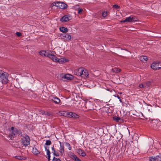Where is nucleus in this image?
Instances as JSON below:
<instances>
[{
    "label": "nucleus",
    "instance_id": "f257e3e1",
    "mask_svg": "<svg viewBox=\"0 0 161 161\" xmlns=\"http://www.w3.org/2000/svg\"><path fill=\"white\" fill-rule=\"evenodd\" d=\"M8 75L7 73L0 70V81L3 84H6L8 82Z\"/></svg>",
    "mask_w": 161,
    "mask_h": 161
},
{
    "label": "nucleus",
    "instance_id": "f03ea898",
    "mask_svg": "<svg viewBox=\"0 0 161 161\" xmlns=\"http://www.w3.org/2000/svg\"><path fill=\"white\" fill-rule=\"evenodd\" d=\"M84 107L87 110H92L95 109L94 108L93 103L88 100L85 101L84 103Z\"/></svg>",
    "mask_w": 161,
    "mask_h": 161
},
{
    "label": "nucleus",
    "instance_id": "7ed1b4c3",
    "mask_svg": "<svg viewBox=\"0 0 161 161\" xmlns=\"http://www.w3.org/2000/svg\"><path fill=\"white\" fill-rule=\"evenodd\" d=\"M130 16V17L126 18L125 19L122 20L121 22L123 23L127 22L129 23L132 22H135L138 21V18L136 16Z\"/></svg>",
    "mask_w": 161,
    "mask_h": 161
},
{
    "label": "nucleus",
    "instance_id": "20e7f679",
    "mask_svg": "<svg viewBox=\"0 0 161 161\" xmlns=\"http://www.w3.org/2000/svg\"><path fill=\"white\" fill-rule=\"evenodd\" d=\"M21 143L24 146H26L30 144V139L29 137L26 135L25 136H23L21 139Z\"/></svg>",
    "mask_w": 161,
    "mask_h": 161
},
{
    "label": "nucleus",
    "instance_id": "39448f33",
    "mask_svg": "<svg viewBox=\"0 0 161 161\" xmlns=\"http://www.w3.org/2000/svg\"><path fill=\"white\" fill-rule=\"evenodd\" d=\"M61 76V80L64 81H66L68 80H71L73 78V76L69 74L62 75Z\"/></svg>",
    "mask_w": 161,
    "mask_h": 161
},
{
    "label": "nucleus",
    "instance_id": "423d86ee",
    "mask_svg": "<svg viewBox=\"0 0 161 161\" xmlns=\"http://www.w3.org/2000/svg\"><path fill=\"white\" fill-rule=\"evenodd\" d=\"M66 114L67 117L69 118L76 119L79 118V116L75 113L72 112H67Z\"/></svg>",
    "mask_w": 161,
    "mask_h": 161
},
{
    "label": "nucleus",
    "instance_id": "0eeeda50",
    "mask_svg": "<svg viewBox=\"0 0 161 161\" xmlns=\"http://www.w3.org/2000/svg\"><path fill=\"white\" fill-rule=\"evenodd\" d=\"M9 131L11 132V135H9V136L11 138H14V136L16 135V132H17V130L14 127H12L9 129Z\"/></svg>",
    "mask_w": 161,
    "mask_h": 161
},
{
    "label": "nucleus",
    "instance_id": "6e6552de",
    "mask_svg": "<svg viewBox=\"0 0 161 161\" xmlns=\"http://www.w3.org/2000/svg\"><path fill=\"white\" fill-rule=\"evenodd\" d=\"M83 67H80L74 70V73L75 75L78 76H81L82 73L83 71Z\"/></svg>",
    "mask_w": 161,
    "mask_h": 161
},
{
    "label": "nucleus",
    "instance_id": "1a4fd4ad",
    "mask_svg": "<svg viewBox=\"0 0 161 161\" xmlns=\"http://www.w3.org/2000/svg\"><path fill=\"white\" fill-rule=\"evenodd\" d=\"M149 161H161V155H159L156 156L149 157Z\"/></svg>",
    "mask_w": 161,
    "mask_h": 161
},
{
    "label": "nucleus",
    "instance_id": "9d476101",
    "mask_svg": "<svg viewBox=\"0 0 161 161\" xmlns=\"http://www.w3.org/2000/svg\"><path fill=\"white\" fill-rule=\"evenodd\" d=\"M151 67L154 70H157L159 69L158 61L153 62L151 64Z\"/></svg>",
    "mask_w": 161,
    "mask_h": 161
},
{
    "label": "nucleus",
    "instance_id": "9b49d317",
    "mask_svg": "<svg viewBox=\"0 0 161 161\" xmlns=\"http://www.w3.org/2000/svg\"><path fill=\"white\" fill-rule=\"evenodd\" d=\"M71 16L69 15H65L62 17L60 19V21L62 22H64L69 21Z\"/></svg>",
    "mask_w": 161,
    "mask_h": 161
},
{
    "label": "nucleus",
    "instance_id": "f8f14e48",
    "mask_svg": "<svg viewBox=\"0 0 161 161\" xmlns=\"http://www.w3.org/2000/svg\"><path fill=\"white\" fill-rule=\"evenodd\" d=\"M47 57L51 58L53 61L57 62V59H58V58L55 55L49 53H47Z\"/></svg>",
    "mask_w": 161,
    "mask_h": 161
},
{
    "label": "nucleus",
    "instance_id": "ddd939ff",
    "mask_svg": "<svg viewBox=\"0 0 161 161\" xmlns=\"http://www.w3.org/2000/svg\"><path fill=\"white\" fill-rule=\"evenodd\" d=\"M83 71L82 72L81 77L84 78H87L89 75V74L88 71L84 68H83Z\"/></svg>",
    "mask_w": 161,
    "mask_h": 161
},
{
    "label": "nucleus",
    "instance_id": "4468645a",
    "mask_svg": "<svg viewBox=\"0 0 161 161\" xmlns=\"http://www.w3.org/2000/svg\"><path fill=\"white\" fill-rule=\"evenodd\" d=\"M62 37L66 41H70L71 38L70 35L68 33H65L62 35Z\"/></svg>",
    "mask_w": 161,
    "mask_h": 161
},
{
    "label": "nucleus",
    "instance_id": "2eb2a0df",
    "mask_svg": "<svg viewBox=\"0 0 161 161\" xmlns=\"http://www.w3.org/2000/svg\"><path fill=\"white\" fill-rule=\"evenodd\" d=\"M77 153L79 155L82 157H85L86 155V153L80 148H79L77 150Z\"/></svg>",
    "mask_w": 161,
    "mask_h": 161
},
{
    "label": "nucleus",
    "instance_id": "dca6fc26",
    "mask_svg": "<svg viewBox=\"0 0 161 161\" xmlns=\"http://www.w3.org/2000/svg\"><path fill=\"white\" fill-rule=\"evenodd\" d=\"M51 101L57 104H59L60 102V99L56 97H53L51 99Z\"/></svg>",
    "mask_w": 161,
    "mask_h": 161
},
{
    "label": "nucleus",
    "instance_id": "f3484780",
    "mask_svg": "<svg viewBox=\"0 0 161 161\" xmlns=\"http://www.w3.org/2000/svg\"><path fill=\"white\" fill-rule=\"evenodd\" d=\"M57 62L60 64H63L64 63L68 61V60L64 58H60L57 59Z\"/></svg>",
    "mask_w": 161,
    "mask_h": 161
},
{
    "label": "nucleus",
    "instance_id": "a211bd4d",
    "mask_svg": "<svg viewBox=\"0 0 161 161\" xmlns=\"http://www.w3.org/2000/svg\"><path fill=\"white\" fill-rule=\"evenodd\" d=\"M59 6V8L62 9H66L67 7L66 4L62 2H61L60 3V5Z\"/></svg>",
    "mask_w": 161,
    "mask_h": 161
},
{
    "label": "nucleus",
    "instance_id": "6ab92c4d",
    "mask_svg": "<svg viewBox=\"0 0 161 161\" xmlns=\"http://www.w3.org/2000/svg\"><path fill=\"white\" fill-rule=\"evenodd\" d=\"M139 59L142 62H145L147 60V57L146 56H141L139 58Z\"/></svg>",
    "mask_w": 161,
    "mask_h": 161
},
{
    "label": "nucleus",
    "instance_id": "aec40b11",
    "mask_svg": "<svg viewBox=\"0 0 161 161\" xmlns=\"http://www.w3.org/2000/svg\"><path fill=\"white\" fill-rule=\"evenodd\" d=\"M71 158L74 160L75 161H81V160L77 156L73 153H72L71 155Z\"/></svg>",
    "mask_w": 161,
    "mask_h": 161
},
{
    "label": "nucleus",
    "instance_id": "412c9836",
    "mask_svg": "<svg viewBox=\"0 0 161 161\" xmlns=\"http://www.w3.org/2000/svg\"><path fill=\"white\" fill-rule=\"evenodd\" d=\"M60 148H59V152H60L61 155L62 156L63 155L64 152V145H62L61 143L60 142Z\"/></svg>",
    "mask_w": 161,
    "mask_h": 161
},
{
    "label": "nucleus",
    "instance_id": "4be33fe9",
    "mask_svg": "<svg viewBox=\"0 0 161 161\" xmlns=\"http://www.w3.org/2000/svg\"><path fill=\"white\" fill-rule=\"evenodd\" d=\"M131 150V149L130 147L129 148H127V146H126L125 147V151L126 152L128 153H129V154H130L131 153L134 154V151H132Z\"/></svg>",
    "mask_w": 161,
    "mask_h": 161
},
{
    "label": "nucleus",
    "instance_id": "5701e85b",
    "mask_svg": "<svg viewBox=\"0 0 161 161\" xmlns=\"http://www.w3.org/2000/svg\"><path fill=\"white\" fill-rule=\"evenodd\" d=\"M39 54L41 56L43 57H47V54L46 53V52L44 51H40L39 52Z\"/></svg>",
    "mask_w": 161,
    "mask_h": 161
},
{
    "label": "nucleus",
    "instance_id": "b1692460",
    "mask_svg": "<svg viewBox=\"0 0 161 161\" xmlns=\"http://www.w3.org/2000/svg\"><path fill=\"white\" fill-rule=\"evenodd\" d=\"M59 30L61 31L63 33H66L68 31L67 28L64 27L59 28Z\"/></svg>",
    "mask_w": 161,
    "mask_h": 161
},
{
    "label": "nucleus",
    "instance_id": "393cba45",
    "mask_svg": "<svg viewBox=\"0 0 161 161\" xmlns=\"http://www.w3.org/2000/svg\"><path fill=\"white\" fill-rule=\"evenodd\" d=\"M32 152L33 154L35 155H37L40 153V152L36 147L33 148Z\"/></svg>",
    "mask_w": 161,
    "mask_h": 161
},
{
    "label": "nucleus",
    "instance_id": "a878e982",
    "mask_svg": "<svg viewBox=\"0 0 161 161\" xmlns=\"http://www.w3.org/2000/svg\"><path fill=\"white\" fill-rule=\"evenodd\" d=\"M45 147V151H46L47 154V157H51V156H50L51 153H50V152L49 149V147Z\"/></svg>",
    "mask_w": 161,
    "mask_h": 161
},
{
    "label": "nucleus",
    "instance_id": "bb28decb",
    "mask_svg": "<svg viewBox=\"0 0 161 161\" xmlns=\"http://www.w3.org/2000/svg\"><path fill=\"white\" fill-rule=\"evenodd\" d=\"M61 2H54L52 3L51 4L52 7L55 6L58 8H59V5H60V3Z\"/></svg>",
    "mask_w": 161,
    "mask_h": 161
},
{
    "label": "nucleus",
    "instance_id": "cd10ccee",
    "mask_svg": "<svg viewBox=\"0 0 161 161\" xmlns=\"http://www.w3.org/2000/svg\"><path fill=\"white\" fill-rule=\"evenodd\" d=\"M112 71L114 73H118L121 70L120 69L118 68H114L113 69H112Z\"/></svg>",
    "mask_w": 161,
    "mask_h": 161
},
{
    "label": "nucleus",
    "instance_id": "c85d7f7f",
    "mask_svg": "<svg viewBox=\"0 0 161 161\" xmlns=\"http://www.w3.org/2000/svg\"><path fill=\"white\" fill-rule=\"evenodd\" d=\"M144 84V87H148L150 86L151 85V83L150 81H148L145 83Z\"/></svg>",
    "mask_w": 161,
    "mask_h": 161
},
{
    "label": "nucleus",
    "instance_id": "c756f323",
    "mask_svg": "<svg viewBox=\"0 0 161 161\" xmlns=\"http://www.w3.org/2000/svg\"><path fill=\"white\" fill-rule=\"evenodd\" d=\"M113 119L116 122H118L119 120L121 119L120 118L117 116H114L113 117Z\"/></svg>",
    "mask_w": 161,
    "mask_h": 161
},
{
    "label": "nucleus",
    "instance_id": "7c9ffc66",
    "mask_svg": "<svg viewBox=\"0 0 161 161\" xmlns=\"http://www.w3.org/2000/svg\"><path fill=\"white\" fill-rule=\"evenodd\" d=\"M52 161H61V159L58 158H57V157H54L53 159L52 160Z\"/></svg>",
    "mask_w": 161,
    "mask_h": 161
},
{
    "label": "nucleus",
    "instance_id": "2f4dec72",
    "mask_svg": "<svg viewBox=\"0 0 161 161\" xmlns=\"http://www.w3.org/2000/svg\"><path fill=\"white\" fill-rule=\"evenodd\" d=\"M51 144V141L49 140H47L46 141V142L45 143V145H50Z\"/></svg>",
    "mask_w": 161,
    "mask_h": 161
},
{
    "label": "nucleus",
    "instance_id": "473e14b6",
    "mask_svg": "<svg viewBox=\"0 0 161 161\" xmlns=\"http://www.w3.org/2000/svg\"><path fill=\"white\" fill-rule=\"evenodd\" d=\"M15 158L16 159H19V160L25 159H26L25 158H23L22 157L20 156H16Z\"/></svg>",
    "mask_w": 161,
    "mask_h": 161
},
{
    "label": "nucleus",
    "instance_id": "72a5a7b5",
    "mask_svg": "<svg viewBox=\"0 0 161 161\" xmlns=\"http://www.w3.org/2000/svg\"><path fill=\"white\" fill-rule=\"evenodd\" d=\"M107 15V11H104L102 13V16L103 17H105Z\"/></svg>",
    "mask_w": 161,
    "mask_h": 161
},
{
    "label": "nucleus",
    "instance_id": "f704fd0d",
    "mask_svg": "<svg viewBox=\"0 0 161 161\" xmlns=\"http://www.w3.org/2000/svg\"><path fill=\"white\" fill-rule=\"evenodd\" d=\"M66 147H68V149L69 150H71V146L69 144L68 142H66L65 144Z\"/></svg>",
    "mask_w": 161,
    "mask_h": 161
},
{
    "label": "nucleus",
    "instance_id": "c9c22d12",
    "mask_svg": "<svg viewBox=\"0 0 161 161\" xmlns=\"http://www.w3.org/2000/svg\"><path fill=\"white\" fill-rule=\"evenodd\" d=\"M20 135V136H22V133L20 130H17V132H16V135Z\"/></svg>",
    "mask_w": 161,
    "mask_h": 161
},
{
    "label": "nucleus",
    "instance_id": "e433bc0d",
    "mask_svg": "<svg viewBox=\"0 0 161 161\" xmlns=\"http://www.w3.org/2000/svg\"><path fill=\"white\" fill-rule=\"evenodd\" d=\"M113 7L114 8H116V9H119L120 8V7L117 5L114 4L113 6Z\"/></svg>",
    "mask_w": 161,
    "mask_h": 161
},
{
    "label": "nucleus",
    "instance_id": "4c0bfd02",
    "mask_svg": "<svg viewBox=\"0 0 161 161\" xmlns=\"http://www.w3.org/2000/svg\"><path fill=\"white\" fill-rule=\"evenodd\" d=\"M83 9L82 8H79L78 10V13L80 14H81L83 12Z\"/></svg>",
    "mask_w": 161,
    "mask_h": 161
},
{
    "label": "nucleus",
    "instance_id": "58836bf2",
    "mask_svg": "<svg viewBox=\"0 0 161 161\" xmlns=\"http://www.w3.org/2000/svg\"><path fill=\"white\" fill-rule=\"evenodd\" d=\"M52 149L53 151L52 152V153H53V154H54V153L55 154V153H56L55 150L54 149V148L53 146L52 147Z\"/></svg>",
    "mask_w": 161,
    "mask_h": 161
},
{
    "label": "nucleus",
    "instance_id": "ea45409f",
    "mask_svg": "<svg viewBox=\"0 0 161 161\" xmlns=\"http://www.w3.org/2000/svg\"><path fill=\"white\" fill-rule=\"evenodd\" d=\"M16 34L18 37H19L21 35V34L20 32H18L16 33Z\"/></svg>",
    "mask_w": 161,
    "mask_h": 161
},
{
    "label": "nucleus",
    "instance_id": "a19ab883",
    "mask_svg": "<svg viewBox=\"0 0 161 161\" xmlns=\"http://www.w3.org/2000/svg\"><path fill=\"white\" fill-rule=\"evenodd\" d=\"M53 154L57 157L59 156V153L57 152H56V153H55V154L54 153Z\"/></svg>",
    "mask_w": 161,
    "mask_h": 161
},
{
    "label": "nucleus",
    "instance_id": "79ce46f5",
    "mask_svg": "<svg viewBox=\"0 0 161 161\" xmlns=\"http://www.w3.org/2000/svg\"><path fill=\"white\" fill-rule=\"evenodd\" d=\"M45 114L47 116H50L51 115V114L50 113H48L47 112L45 113Z\"/></svg>",
    "mask_w": 161,
    "mask_h": 161
},
{
    "label": "nucleus",
    "instance_id": "37998d69",
    "mask_svg": "<svg viewBox=\"0 0 161 161\" xmlns=\"http://www.w3.org/2000/svg\"><path fill=\"white\" fill-rule=\"evenodd\" d=\"M144 85H143V84H140L139 85V87L141 88H143V87H144Z\"/></svg>",
    "mask_w": 161,
    "mask_h": 161
},
{
    "label": "nucleus",
    "instance_id": "c03bdc74",
    "mask_svg": "<svg viewBox=\"0 0 161 161\" xmlns=\"http://www.w3.org/2000/svg\"><path fill=\"white\" fill-rule=\"evenodd\" d=\"M158 65H159V69L161 68V61H158Z\"/></svg>",
    "mask_w": 161,
    "mask_h": 161
},
{
    "label": "nucleus",
    "instance_id": "a18cd8bd",
    "mask_svg": "<svg viewBox=\"0 0 161 161\" xmlns=\"http://www.w3.org/2000/svg\"><path fill=\"white\" fill-rule=\"evenodd\" d=\"M114 96L117 97L118 99H120V97L118 95H117L116 96Z\"/></svg>",
    "mask_w": 161,
    "mask_h": 161
},
{
    "label": "nucleus",
    "instance_id": "49530a36",
    "mask_svg": "<svg viewBox=\"0 0 161 161\" xmlns=\"http://www.w3.org/2000/svg\"><path fill=\"white\" fill-rule=\"evenodd\" d=\"M48 161H50V157H47Z\"/></svg>",
    "mask_w": 161,
    "mask_h": 161
},
{
    "label": "nucleus",
    "instance_id": "de8ad7c7",
    "mask_svg": "<svg viewBox=\"0 0 161 161\" xmlns=\"http://www.w3.org/2000/svg\"><path fill=\"white\" fill-rule=\"evenodd\" d=\"M82 109L83 110H85V109H84V108L83 107Z\"/></svg>",
    "mask_w": 161,
    "mask_h": 161
},
{
    "label": "nucleus",
    "instance_id": "09e8293b",
    "mask_svg": "<svg viewBox=\"0 0 161 161\" xmlns=\"http://www.w3.org/2000/svg\"><path fill=\"white\" fill-rule=\"evenodd\" d=\"M119 101H120V102H122V101H121V100L120 99H119Z\"/></svg>",
    "mask_w": 161,
    "mask_h": 161
},
{
    "label": "nucleus",
    "instance_id": "8fccbe9b",
    "mask_svg": "<svg viewBox=\"0 0 161 161\" xmlns=\"http://www.w3.org/2000/svg\"><path fill=\"white\" fill-rule=\"evenodd\" d=\"M152 124H154V125H156L155 123H153Z\"/></svg>",
    "mask_w": 161,
    "mask_h": 161
}]
</instances>
